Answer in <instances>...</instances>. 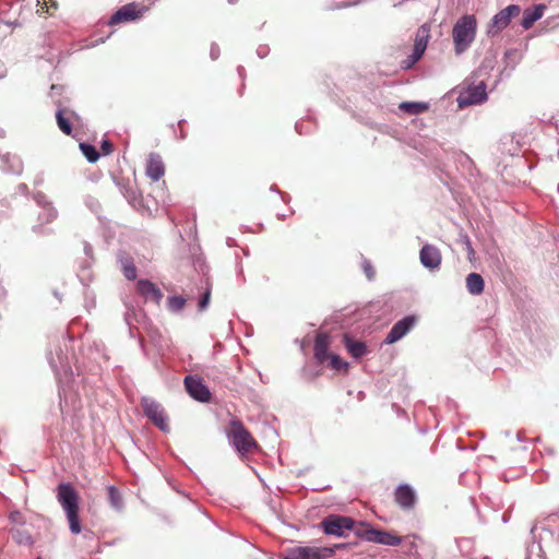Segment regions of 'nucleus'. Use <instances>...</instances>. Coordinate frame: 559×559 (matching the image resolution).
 Here are the masks:
<instances>
[{"label": "nucleus", "instance_id": "9b49d317", "mask_svg": "<svg viewBox=\"0 0 559 559\" xmlns=\"http://www.w3.org/2000/svg\"><path fill=\"white\" fill-rule=\"evenodd\" d=\"M185 388L189 395L194 400L205 403L211 400V392L203 383L202 379L197 376H187L183 380Z\"/></svg>", "mask_w": 559, "mask_h": 559}, {"label": "nucleus", "instance_id": "aec40b11", "mask_svg": "<svg viewBox=\"0 0 559 559\" xmlns=\"http://www.w3.org/2000/svg\"><path fill=\"white\" fill-rule=\"evenodd\" d=\"M139 16L138 7L134 3L123 5L110 19V24L131 21Z\"/></svg>", "mask_w": 559, "mask_h": 559}, {"label": "nucleus", "instance_id": "f03ea898", "mask_svg": "<svg viewBox=\"0 0 559 559\" xmlns=\"http://www.w3.org/2000/svg\"><path fill=\"white\" fill-rule=\"evenodd\" d=\"M477 33V19L474 14H464L452 28L454 51L461 55L466 51L475 40Z\"/></svg>", "mask_w": 559, "mask_h": 559}, {"label": "nucleus", "instance_id": "2eb2a0df", "mask_svg": "<svg viewBox=\"0 0 559 559\" xmlns=\"http://www.w3.org/2000/svg\"><path fill=\"white\" fill-rule=\"evenodd\" d=\"M57 124L59 129L68 136H75L73 133L74 123L78 121V116L67 108L59 109L56 114Z\"/></svg>", "mask_w": 559, "mask_h": 559}, {"label": "nucleus", "instance_id": "c756f323", "mask_svg": "<svg viewBox=\"0 0 559 559\" xmlns=\"http://www.w3.org/2000/svg\"><path fill=\"white\" fill-rule=\"evenodd\" d=\"M414 539L407 544V555L414 557V559H425L419 552L418 544L416 543L417 536H413Z\"/></svg>", "mask_w": 559, "mask_h": 559}, {"label": "nucleus", "instance_id": "cd10ccee", "mask_svg": "<svg viewBox=\"0 0 559 559\" xmlns=\"http://www.w3.org/2000/svg\"><path fill=\"white\" fill-rule=\"evenodd\" d=\"M11 527H22L26 525V519L20 511H12L9 514Z\"/></svg>", "mask_w": 559, "mask_h": 559}, {"label": "nucleus", "instance_id": "7ed1b4c3", "mask_svg": "<svg viewBox=\"0 0 559 559\" xmlns=\"http://www.w3.org/2000/svg\"><path fill=\"white\" fill-rule=\"evenodd\" d=\"M226 435L229 442L235 447L236 451L242 456L258 449V443L239 419L230 420L226 428Z\"/></svg>", "mask_w": 559, "mask_h": 559}, {"label": "nucleus", "instance_id": "6e6552de", "mask_svg": "<svg viewBox=\"0 0 559 559\" xmlns=\"http://www.w3.org/2000/svg\"><path fill=\"white\" fill-rule=\"evenodd\" d=\"M521 13V7L518 4H510L504 9L496 13L490 20L487 28V35L495 37L506 29L511 20L519 16Z\"/></svg>", "mask_w": 559, "mask_h": 559}, {"label": "nucleus", "instance_id": "ddd939ff", "mask_svg": "<svg viewBox=\"0 0 559 559\" xmlns=\"http://www.w3.org/2000/svg\"><path fill=\"white\" fill-rule=\"evenodd\" d=\"M419 258L421 264L430 270L439 269L442 261L440 250L436 246L429 243L423 246Z\"/></svg>", "mask_w": 559, "mask_h": 559}, {"label": "nucleus", "instance_id": "ea45409f", "mask_svg": "<svg viewBox=\"0 0 559 559\" xmlns=\"http://www.w3.org/2000/svg\"><path fill=\"white\" fill-rule=\"evenodd\" d=\"M37 559H41L40 557H38Z\"/></svg>", "mask_w": 559, "mask_h": 559}, {"label": "nucleus", "instance_id": "393cba45", "mask_svg": "<svg viewBox=\"0 0 559 559\" xmlns=\"http://www.w3.org/2000/svg\"><path fill=\"white\" fill-rule=\"evenodd\" d=\"M80 150L90 163H95L99 158V153L90 142H80Z\"/></svg>", "mask_w": 559, "mask_h": 559}, {"label": "nucleus", "instance_id": "9d476101", "mask_svg": "<svg viewBox=\"0 0 559 559\" xmlns=\"http://www.w3.org/2000/svg\"><path fill=\"white\" fill-rule=\"evenodd\" d=\"M487 99L486 84L479 82L476 85H469L462 91L457 97V105L460 108H465L472 105H477Z\"/></svg>", "mask_w": 559, "mask_h": 559}, {"label": "nucleus", "instance_id": "1a4fd4ad", "mask_svg": "<svg viewBox=\"0 0 559 559\" xmlns=\"http://www.w3.org/2000/svg\"><path fill=\"white\" fill-rule=\"evenodd\" d=\"M429 37L430 26L427 24L421 25L416 32L413 53L402 62L404 69L412 68L421 58L427 48Z\"/></svg>", "mask_w": 559, "mask_h": 559}, {"label": "nucleus", "instance_id": "473e14b6", "mask_svg": "<svg viewBox=\"0 0 559 559\" xmlns=\"http://www.w3.org/2000/svg\"><path fill=\"white\" fill-rule=\"evenodd\" d=\"M114 152V143L112 142H102L99 155H109Z\"/></svg>", "mask_w": 559, "mask_h": 559}, {"label": "nucleus", "instance_id": "0eeeda50", "mask_svg": "<svg viewBox=\"0 0 559 559\" xmlns=\"http://www.w3.org/2000/svg\"><path fill=\"white\" fill-rule=\"evenodd\" d=\"M144 415L163 432H169L170 426L165 408L151 397H143L141 401Z\"/></svg>", "mask_w": 559, "mask_h": 559}, {"label": "nucleus", "instance_id": "f257e3e1", "mask_svg": "<svg viewBox=\"0 0 559 559\" xmlns=\"http://www.w3.org/2000/svg\"><path fill=\"white\" fill-rule=\"evenodd\" d=\"M57 500L66 513L69 528L72 534H80V496L74 486L70 483H60L56 489Z\"/></svg>", "mask_w": 559, "mask_h": 559}, {"label": "nucleus", "instance_id": "dca6fc26", "mask_svg": "<svg viewBox=\"0 0 559 559\" xmlns=\"http://www.w3.org/2000/svg\"><path fill=\"white\" fill-rule=\"evenodd\" d=\"M145 173L153 181L159 180L165 175V164L156 153H151L146 160Z\"/></svg>", "mask_w": 559, "mask_h": 559}, {"label": "nucleus", "instance_id": "4be33fe9", "mask_svg": "<svg viewBox=\"0 0 559 559\" xmlns=\"http://www.w3.org/2000/svg\"><path fill=\"white\" fill-rule=\"evenodd\" d=\"M466 287L469 294L480 295L484 292V280L478 273H471L466 277Z\"/></svg>", "mask_w": 559, "mask_h": 559}, {"label": "nucleus", "instance_id": "4c0bfd02", "mask_svg": "<svg viewBox=\"0 0 559 559\" xmlns=\"http://www.w3.org/2000/svg\"><path fill=\"white\" fill-rule=\"evenodd\" d=\"M228 2H230V3H231V2H234V0H228Z\"/></svg>", "mask_w": 559, "mask_h": 559}, {"label": "nucleus", "instance_id": "c85d7f7f", "mask_svg": "<svg viewBox=\"0 0 559 559\" xmlns=\"http://www.w3.org/2000/svg\"><path fill=\"white\" fill-rule=\"evenodd\" d=\"M186 305V299L181 296H173L168 298V308L171 311H180Z\"/></svg>", "mask_w": 559, "mask_h": 559}, {"label": "nucleus", "instance_id": "412c9836", "mask_svg": "<svg viewBox=\"0 0 559 559\" xmlns=\"http://www.w3.org/2000/svg\"><path fill=\"white\" fill-rule=\"evenodd\" d=\"M343 343L348 353L355 358H360L367 353V347L365 343L354 341L347 334L344 335Z\"/></svg>", "mask_w": 559, "mask_h": 559}, {"label": "nucleus", "instance_id": "f3484780", "mask_svg": "<svg viewBox=\"0 0 559 559\" xmlns=\"http://www.w3.org/2000/svg\"><path fill=\"white\" fill-rule=\"evenodd\" d=\"M136 289L146 299L159 304L163 298L162 290L148 280H140L136 284Z\"/></svg>", "mask_w": 559, "mask_h": 559}, {"label": "nucleus", "instance_id": "bb28decb", "mask_svg": "<svg viewBox=\"0 0 559 559\" xmlns=\"http://www.w3.org/2000/svg\"><path fill=\"white\" fill-rule=\"evenodd\" d=\"M328 359L330 360L329 366L336 371H346L348 368V364L344 361L338 355L331 354Z\"/></svg>", "mask_w": 559, "mask_h": 559}, {"label": "nucleus", "instance_id": "b1692460", "mask_svg": "<svg viewBox=\"0 0 559 559\" xmlns=\"http://www.w3.org/2000/svg\"><path fill=\"white\" fill-rule=\"evenodd\" d=\"M399 108L407 115H419L427 111L429 105L424 102H404L400 104Z\"/></svg>", "mask_w": 559, "mask_h": 559}, {"label": "nucleus", "instance_id": "20e7f679", "mask_svg": "<svg viewBox=\"0 0 559 559\" xmlns=\"http://www.w3.org/2000/svg\"><path fill=\"white\" fill-rule=\"evenodd\" d=\"M356 536L367 542L385 546H399L403 542L402 536H399L393 532L374 528L365 522H358Z\"/></svg>", "mask_w": 559, "mask_h": 559}, {"label": "nucleus", "instance_id": "7c9ffc66", "mask_svg": "<svg viewBox=\"0 0 559 559\" xmlns=\"http://www.w3.org/2000/svg\"><path fill=\"white\" fill-rule=\"evenodd\" d=\"M108 497H109V500H110V503L112 507H115V508L121 507V497H120L119 491L115 487H112V486L108 487Z\"/></svg>", "mask_w": 559, "mask_h": 559}, {"label": "nucleus", "instance_id": "f8f14e48", "mask_svg": "<svg viewBox=\"0 0 559 559\" xmlns=\"http://www.w3.org/2000/svg\"><path fill=\"white\" fill-rule=\"evenodd\" d=\"M417 318L415 316H407L402 320L397 321L385 337L386 344H393L400 341L404 335H406L411 329L415 325Z\"/></svg>", "mask_w": 559, "mask_h": 559}, {"label": "nucleus", "instance_id": "4468645a", "mask_svg": "<svg viewBox=\"0 0 559 559\" xmlns=\"http://www.w3.org/2000/svg\"><path fill=\"white\" fill-rule=\"evenodd\" d=\"M417 497L414 489L406 484L400 485L394 491V501L403 509L411 510L416 503Z\"/></svg>", "mask_w": 559, "mask_h": 559}, {"label": "nucleus", "instance_id": "e433bc0d", "mask_svg": "<svg viewBox=\"0 0 559 559\" xmlns=\"http://www.w3.org/2000/svg\"><path fill=\"white\" fill-rule=\"evenodd\" d=\"M4 132L2 130H0V138L4 136Z\"/></svg>", "mask_w": 559, "mask_h": 559}, {"label": "nucleus", "instance_id": "a211bd4d", "mask_svg": "<svg viewBox=\"0 0 559 559\" xmlns=\"http://www.w3.org/2000/svg\"><path fill=\"white\" fill-rule=\"evenodd\" d=\"M330 336L326 333H319L314 341V357L318 360V362L323 364L328 360L329 356L331 355L329 353L330 347Z\"/></svg>", "mask_w": 559, "mask_h": 559}, {"label": "nucleus", "instance_id": "f704fd0d", "mask_svg": "<svg viewBox=\"0 0 559 559\" xmlns=\"http://www.w3.org/2000/svg\"><path fill=\"white\" fill-rule=\"evenodd\" d=\"M44 3L46 5L50 4L51 7L57 8V3L55 2V0H44Z\"/></svg>", "mask_w": 559, "mask_h": 559}, {"label": "nucleus", "instance_id": "423d86ee", "mask_svg": "<svg viewBox=\"0 0 559 559\" xmlns=\"http://www.w3.org/2000/svg\"><path fill=\"white\" fill-rule=\"evenodd\" d=\"M320 526L328 535L345 537L350 531L356 534L358 523L349 516L331 514L321 521Z\"/></svg>", "mask_w": 559, "mask_h": 559}, {"label": "nucleus", "instance_id": "c9c22d12", "mask_svg": "<svg viewBox=\"0 0 559 559\" xmlns=\"http://www.w3.org/2000/svg\"><path fill=\"white\" fill-rule=\"evenodd\" d=\"M468 249L471 253H474V249L471 248V245L468 243Z\"/></svg>", "mask_w": 559, "mask_h": 559}, {"label": "nucleus", "instance_id": "58836bf2", "mask_svg": "<svg viewBox=\"0 0 559 559\" xmlns=\"http://www.w3.org/2000/svg\"><path fill=\"white\" fill-rule=\"evenodd\" d=\"M558 156H559V150H558Z\"/></svg>", "mask_w": 559, "mask_h": 559}, {"label": "nucleus", "instance_id": "a878e982", "mask_svg": "<svg viewBox=\"0 0 559 559\" xmlns=\"http://www.w3.org/2000/svg\"><path fill=\"white\" fill-rule=\"evenodd\" d=\"M122 272L123 275L130 281L136 278V267L133 261L130 259H126L124 261H122Z\"/></svg>", "mask_w": 559, "mask_h": 559}, {"label": "nucleus", "instance_id": "72a5a7b5", "mask_svg": "<svg viewBox=\"0 0 559 559\" xmlns=\"http://www.w3.org/2000/svg\"><path fill=\"white\" fill-rule=\"evenodd\" d=\"M210 297H211V292L210 290H206L203 296L201 297L200 301H199V310H204L207 305H209V301H210Z\"/></svg>", "mask_w": 559, "mask_h": 559}, {"label": "nucleus", "instance_id": "5701e85b", "mask_svg": "<svg viewBox=\"0 0 559 559\" xmlns=\"http://www.w3.org/2000/svg\"><path fill=\"white\" fill-rule=\"evenodd\" d=\"M13 540L19 545L29 546L33 544V538L31 533L26 530L25 526L22 527H10L9 530Z\"/></svg>", "mask_w": 559, "mask_h": 559}, {"label": "nucleus", "instance_id": "39448f33", "mask_svg": "<svg viewBox=\"0 0 559 559\" xmlns=\"http://www.w3.org/2000/svg\"><path fill=\"white\" fill-rule=\"evenodd\" d=\"M344 544L335 545L334 548L330 547H312V546H293L286 548L282 552V559H325L332 557L335 548H344Z\"/></svg>", "mask_w": 559, "mask_h": 559}, {"label": "nucleus", "instance_id": "6ab92c4d", "mask_svg": "<svg viewBox=\"0 0 559 559\" xmlns=\"http://www.w3.org/2000/svg\"><path fill=\"white\" fill-rule=\"evenodd\" d=\"M545 4H536L533 8L525 9L523 12V19L521 25L524 29H530L536 21L543 17L546 11Z\"/></svg>", "mask_w": 559, "mask_h": 559}, {"label": "nucleus", "instance_id": "2f4dec72", "mask_svg": "<svg viewBox=\"0 0 559 559\" xmlns=\"http://www.w3.org/2000/svg\"><path fill=\"white\" fill-rule=\"evenodd\" d=\"M361 266H362L364 273L366 274L367 278L373 280L376 276V270H374L373 265L371 264V262L368 260H364Z\"/></svg>", "mask_w": 559, "mask_h": 559}]
</instances>
